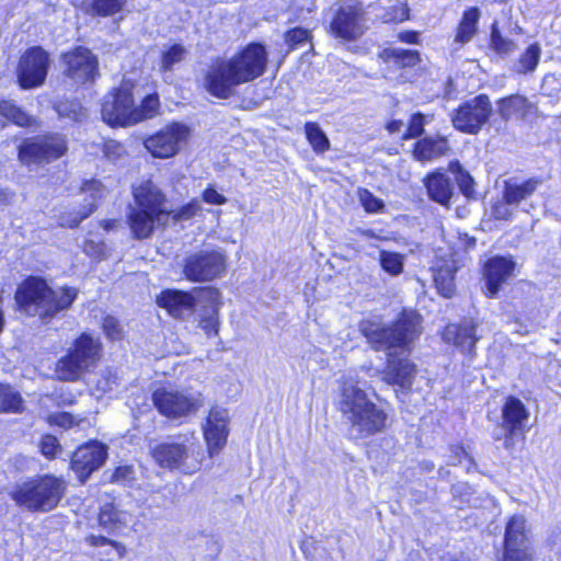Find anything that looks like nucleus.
<instances>
[{"instance_id": "obj_38", "label": "nucleus", "mask_w": 561, "mask_h": 561, "mask_svg": "<svg viewBox=\"0 0 561 561\" xmlns=\"http://www.w3.org/2000/svg\"><path fill=\"white\" fill-rule=\"evenodd\" d=\"M490 47L499 55H508L517 48L514 41L502 35L499 21H494L491 25Z\"/></svg>"}, {"instance_id": "obj_6", "label": "nucleus", "mask_w": 561, "mask_h": 561, "mask_svg": "<svg viewBox=\"0 0 561 561\" xmlns=\"http://www.w3.org/2000/svg\"><path fill=\"white\" fill-rule=\"evenodd\" d=\"M66 481L54 474H42L16 482L9 491L10 497L20 507L31 512L46 513L65 495Z\"/></svg>"}, {"instance_id": "obj_33", "label": "nucleus", "mask_w": 561, "mask_h": 561, "mask_svg": "<svg viewBox=\"0 0 561 561\" xmlns=\"http://www.w3.org/2000/svg\"><path fill=\"white\" fill-rule=\"evenodd\" d=\"M221 551L218 539L210 535H199L192 548L193 561H216Z\"/></svg>"}, {"instance_id": "obj_64", "label": "nucleus", "mask_w": 561, "mask_h": 561, "mask_svg": "<svg viewBox=\"0 0 561 561\" xmlns=\"http://www.w3.org/2000/svg\"><path fill=\"white\" fill-rule=\"evenodd\" d=\"M516 435H510V432L505 431L504 447L512 449L514 446L513 439Z\"/></svg>"}, {"instance_id": "obj_35", "label": "nucleus", "mask_w": 561, "mask_h": 561, "mask_svg": "<svg viewBox=\"0 0 561 561\" xmlns=\"http://www.w3.org/2000/svg\"><path fill=\"white\" fill-rule=\"evenodd\" d=\"M0 116L7 118L20 127H27L34 124L35 118L24 112L12 101H0Z\"/></svg>"}, {"instance_id": "obj_12", "label": "nucleus", "mask_w": 561, "mask_h": 561, "mask_svg": "<svg viewBox=\"0 0 561 561\" xmlns=\"http://www.w3.org/2000/svg\"><path fill=\"white\" fill-rule=\"evenodd\" d=\"M492 112L490 98L486 94H479L459 105L451 115V123L461 133L477 135Z\"/></svg>"}, {"instance_id": "obj_63", "label": "nucleus", "mask_w": 561, "mask_h": 561, "mask_svg": "<svg viewBox=\"0 0 561 561\" xmlns=\"http://www.w3.org/2000/svg\"><path fill=\"white\" fill-rule=\"evenodd\" d=\"M507 32L510 34H522L523 33V28L520 27L518 22L517 21H512L511 15L508 16Z\"/></svg>"}, {"instance_id": "obj_52", "label": "nucleus", "mask_w": 561, "mask_h": 561, "mask_svg": "<svg viewBox=\"0 0 561 561\" xmlns=\"http://www.w3.org/2000/svg\"><path fill=\"white\" fill-rule=\"evenodd\" d=\"M39 449H41V453L46 458L53 459L61 450V447L58 443V439L55 436L45 435L41 439Z\"/></svg>"}, {"instance_id": "obj_17", "label": "nucleus", "mask_w": 561, "mask_h": 561, "mask_svg": "<svg viewBox=\"0 0 561 561\" xmlns=\"http://www.w3.org/2000/svg\"><path fill=\"white\" fill-rule=\"evenodd\" d=\"M65 65V75L75 83L84 84L93 81L98 76V59L85 47H77L61 57Z\"/></svg>"}, {"instance_id": "obj_44", "label": "nucleus", "mask_w": 561, "mask_h": 561, "mask_svg": "<svg viewBox=\"0 0 561 561\" xmlns=\"http://www.w3.org/2000/svg\"><path fill=\"white\" fill-rule=\"evenodd\" d=\"M170 217L176 222H183L193 219L202 213V204L199 201H192L176 210H169Z\"/></svg>"}, {"instance_id": "obj_28", "label": "nucleus", "mask_w": 561, "mask_h": 561, "mask_svg": "<svg viewBox=\"0 0 561 561\" xmlns=\"http://www.w3.org/2000/svg\"><path fill=\"white\" fill-rule=\"evenodd\" d=\"M541 184L542 181L538 178L527 180L511 178L504 181L503 199L507 204L518 205L531 197Z\"/></svg>"}, {"instance_id": "obj_11", "label": "nucleus", "mask_w": 561, "mask_h": 561, "mask_svg": "<svg viewBox=\"0 0 561 561\" xmlns=\"http://www.w3.org/2000/svg\"><path fill=\"white\" fill-rule=\"evenodd\" d=\"M67 151V142L62 135L53 134L30 138L19 148V159L25 165L45 164L62 157Z\"/></svg>"}, {"instance_id": "obj_50", "label": "nucleus", "mask_w": 561, "mask_h": 561, "mask_svg": "<svg viewBox=\"0 0 561 561\" xmlns=\"http://www.w3.org/2000/svg\"><path fill=\"white\" fill-rule=\"evenodd\" d=\"M541 91L548 96H554L561 92V75L548 73L542 78Z\"/></svg>"}, {"instance_id": "obj_32", "label": "nucleus", "mask_w": 561, "mask_h": 561, "mask_svg": "<svg viewBox=\"0 0 561 561\" xmlns=\"http://www.w3.org/2000/svg\"><path fill=\"white\" fill-rule=\"evenodd\" d=\"M427 194L431 199L446 206L453 194L454 186L451 180L442 172L430 174L424 181Z\"/></svg>"}, {"instance_id": "obj_26", "label": "nucleus", "mask_w": 561, "mask_h": 561, "mask_svg": "<svg viewBox=\"0 0 561 561\" xmlns=\"http://www.w3.org/2000/svg\"><path fill=\"white\" fill-rule=\"evenodd\" d=\"M514 262L503 256L491 257L484 265L486 289L490 297H494L503 283L512 275Z\"/></svg>"}, {"instance_id": "obj_57", "label": "nucleus", "mask_w": 561, "mask_h": 561, "mask_svg": "<svg viewBox=\"0 0 561 561\" xmlns=\"http://www.w3.org/2000/svg\"><path fill=\"white\" fill-rule=\"evenodd\" d=\"M103 331L106 336L111 340H117L122 335V330L117 319L111 316H106L103 319Z\"/></svg>"}, {"instance_id": "obj_25", "label": "nucleus", "mask_w": 561, "mask_h": 561, "mask_svg": "<svg viewBox=\"0 0 561 561\" xmlns=\"http://www.w3.org/2000/svg\"><path fill=\"white\" fill-rule=\"evenodd\" d=\"M497 113L504 121H525L537 113V105L522 94H512L496 102Z\"/></svg>"}, {"instance_id": "obj_61", "label": "nucleus", "mask_w": 561, "mask_h": 561, "mask_svg": "<svg viewBox=\"0 0 561 561\" xmlns=\"http://www.w3.org/2000/svg\"><path fill=\"white\" fill-rule=\"evenodd\" d=\"M451 451L455 454V456L448 461L449 465L455 466L461 461V457H466V451L461 447L454 446L451 447Z\"/></svg>"}, {"instance_id": "obj_56", "label": "nucleus", "mask_w": 561, "mask_h": 561, "mask_svg": "<svg viewBox=\"0 0 561 561\" xmlns=\"http://www.w3.org/2000/svg\"><path fill=\"white\" fill-rule=\"evenodd\" d=\"M48 422L51 425H57L65 428H70L73 425H78L79 422L75 420V416L68 412L54 413L48 416Z\"/></svg>"}, {"instance_id": "obj_58", "label": "nucleus", "mask_w": 561, "mask_h": 561, "mask_svg": "<svg viewBox=\"0 0 561 561\" xmlns=\"http://www.w3.org/2000/svg\"><path fill=\"white\" fill-rule=\"evenodd\" d=\"M512 204H507L504 199L502 202H497L492 207V215L495 219L499 220H508L513 217L514 211L510 207Z\"/></svg>"}, {"instance_id": "obj_46", "label": "nucleus", "mask_w": 561, "mask_h": 561, "mask_svg": "<svg viewBox=\"0 0 561 561\" xmlns=\"http://www.w3.org/2000/svg\"><path fill=\"white\" fill-rule=\"evenodd\" d=\"M159 107V99L156 94L147 95L140 106H135V116H139V122L153 117Z\"/></svg>"}, {"instance_id": "obj_53", "label": "nucleus", "mask_w": 561, "mask_h": 561, "mask_svg": "<svg viewBox=\"0 0 561 561\" xmlns=\"http://www.w3.org/2000/svg\"><path fill=\"white\" fill-rule=\"evenodd\" d=\"M118 385V377L110 369L102 371L100 378L96 381V388L102 392H108Z\"/></svg>"}, {"instance_id": "obj_39", "label": "nucleus", "mask_w": 561, "mask_h": 561, "mask_svg": "<svg viewBox=\"0 0 561 561\" xmlns=\"http://www.w3.org/2000/svg\"><path fill=\"white\" fill-rule=\"evenodd\" d=\"M386 60H394L402 67H412L420 61V55L416 50L402 48H387L381 55Z\"/></svg>"}, {"instance_id": "obj_19", "label": "nucleus", "mask_w": 561, "mask_h": 561, "mask_svg": "<svg viewBox=\"0 0 561 561\" xmlns=\"http://www.w3.org/2000/svg\"><path fill=\"white\" fill-rule=\"evenodd\" d=\"M504 543L503 561H531L523 516L515 515L510 519L505 530Z\"/></svg>"}, {"instance_id": "obj_16", "label": "nucleus", "mask_w": 561, "mask_h": 561, "mask_svg": "<svg viewBox=\"0 0 561 561\" xmlns=\"http://www.w3.org/2000/svg\"><path fill=\"white\" fill-rule=\"evenodd\" d=\"M49 67V56L42 47H32L21 57L18 80L22 89H33L44 83Z\"/></svg>"}, {"instance_id": "obj_10", "label": "nucleus", "mask_w": 561, "mask_h": 561, "mask_svg": "<svg viewBox=\"0 0 561 561\" xmlns=\"http://www.w3.org/2000/svg\"><path fill=\"white\" fill-rule=\"evenodd\" d=\"M329 32L336 38L352 42L365 32L366 12L360 2L350 0L331 8Z\"/></svg>"}, {"instance_id": "obj_29", "label": "nucleus", "mask_w": 561, "mask_h": 561, "mask_svg": "<svg viewBox=\"0 0 561 561\" xmlns=\"http://www.w3.org/2000/svg\"><path fill=\"white\" fill-rule=\"evenodd\" d=\"M432 270L437 291L443 297H451L455 293V273L457 271L455 261L453 259H437Z\"/></svg>"}, {"instance_id": "obj_9", "label": "nucleus", "mask_w": 561, "mask_h": 561, "mask_svg": "<svg viewBox=\"0 0 561 561\" xmlns=\"http://www.w3.org/2000/svg\"><path fill=\"white\" fill-rule=\"evenodd\" d=\"M152 402L169 419L194 415L205 404L204 394L193 388L161 387L153 391Z\"/></svg>"}, {"instance_id": "obj_36", "label": "nucleus", "mask_w": 561, "mask_h": 561, "mask_svg": "<svg viewBox=\"0 0 561 561\" xmlns=\"http://www.w3.org/2000/svg\"><path fill=\"white\" fill-rule=\"evenodd\" d=\"M22 411L21 394L9 385H0V413H21Z\"/></svg>"}, {"instance_id": "obj_60", "label": "nucleus", "mask_w": 561, "mask_h": 561, "mask_svg": "<svg viewBox=\"0 0 561 561\" xmlns=\"http://www.w3.org/2000/svg\"><path fill=\"white\" fill-rule=\"evenodd\" d=\"M399 39L403 43L415 44L417 42V33L412 31H404L399 33Z\"/></svg>"}, {"instance_id": "obj_24", "label": "nucleus", "mask_w": 561, "mask_h": 561, "mask_svg": "<svg viewBox=\"0 0 561 561\" xmlns=\"http://www.w3.org/2000/svg\"><path fill=\"white\" fill-rule=\"evenodd\" d=\"M219 290L213 287L198 289L199 302H205V309L201 314L199 325L205 333L216 335L219 331V309L221 307Z\"/></svg>"}, {"instance_id": "obj_14", "label": "nucleus", "mask_w": 561, "mask_h": 561, "mask_svg": "<svg viewBox=\"0 0 561 561\" xmlns=\"http://www.w3.org/2000/svg\"><path fill=\"white\" fill-rule=\"evenodd\" d=\"M227 257L217 250H201L184 260L183 273L192 282H209L226 270Z\"/></svg>"}, {"instance_id": "obj_3", "label": "nucleus", "mask_w": 561, "mask_h": 561, "mask_svg": "<svg viewBox=\"0 0 561 561\" xmlns=\"http://www.w3.org/2000/svg\"><path fill=\"white\" fill-rule=\"evenodd\" d=\"M336 407L348 422L354 439L370 437L386 428L387 413L369 399L363 383L353 376L342 379Z\"/></svg>"}, {"instance_id": "obj_22", "label": "nucleus", "mask_w": 561, "mask_h": 561, "mask_svg": "<svg viewBox=\"0 0 561 561\" xmlns=\"http://www.w3.org/2000/svg\"><path fill=\"white\" fill-rule=\"evenodd\" d=\"M477 322L473 320H463L460 323H449L443 332V340L453 344L462 353L471 354L479 341L477 335Z\"/></svg>"}, {"instance_id": "obj_48", "label": "nucleus", "mask_w": 561, "mask_h": 561, "mask_svg": "<svg viewBox=\"0 0 561 561\" xmlns=\"http://www.w3.org/2000/svg\"><path fill=\"white\" fill-rule=\"evenodd\" d=\"M358 197L360 204L368 213H378L382 210V208L385 207L382 201L377 198L373 193H370L366 188H362L358 191Z\"/></svg>"}, {"instance_id": "obj_55", "label": "nucleus", "mask_w": 561, "mask_h": 561, "mask_svg": "<svg viewBox=\"0 0 561 561\" xmlns=\"http://www.w3.org/2000/svg\"><path fill=\"white\" fill-rule=\"evenodd\" d=\"M135 479V469L130 465H123L115 469L112 481L116 483L126 484Z\"/></svg>"}, {"instance_id": "obj_7", "label": "nucleus", "mask_w": 561, "mask_h": 561, "mask_svg": "<svg viewBox=\"0 0 561 561\" xmlns=\"http://www.w3.org/2000/svg\"><path fill=\"white\" fill-rule=\"evenodd\" d=\"M154 462L168 470H179L185 474L196 472L202 465L204 455L202 447L192 434H183L157 444L151 449Z\"/></svg>"}, {"instance_id": "obj_13", "label": "nucleus", "mask_w": 561, "mask_h": 561, "mask_svg": "<svg viewBox=\"0 0 561 561\" xmlns=\"http://www.w3.org/2000/svg\"><path fill=\"white\" fill-rule=\"evenodd\" d=\"M190 136L187 125L173 122L145 139L144 146L154 158L168 159L179 153Z\"/></svg>"}, {"instance_id": "obj_31", "label": "nucleus", "mask_w": 561, "mask_h": 561, "mask_svg": "<svg viewBox=\"0 0 561 561\" xmlns=\"http://www.w3.org/2000/svg\"><path fill=\"white\" fill-rule=\"evenodd\" d=\"M449 150L446 137H424L415 144L413 156L419 161H431L445 156Z\"/></svg>"}, {"instance_id": "obj_59", "label": "nucleus", "mask_w": 561, "mask_h": 561, "mask_svg": "<svg viewBox=\"0 0 561 561\" xmlns=\"http://www.w3.org/2000/svg\"><path fill=\"white\" fill-rule=\"evenodd\" d=\"M203 199L211 205H222L227 202L224 195L219 194L216 190L211 187L204 191Z\"/></svg>"}, {"instance_id": "obj_47", "label": "nucleus", "mask_w": 561, "mask_h": 561, "mask_svg": "<svg viewBox=\"0 0 561 561\" xmlns=\"http://www.w3.org/2000/svg\"><path fill=\"white\" fill-rule=\"evenodd\" d=\"M186 50L180 44L172 45L167 51L162 55L161 68L163 70H171L172 67L185 58Z\"/></svg>"}, {"instance_id": "obj_4", "label": "nucleus", "mask_w": 561, "mask_h": 561, "mask_svg": "<svg viewBox=\"0 0 561 561\" xmlns=\"http://www.w3.org/2000/svg\"><path fill=\"white\" fill-rule=\"evenodd\" d=\"M78 297V289L64 286L53 289L38 276H28L16 288L14 298L19 310L49 323L58 313L68 310Z\"/></svg>"}, {"instance_id": "obj_15", "label": "nucleus", "mask_w": 561, "mask_h": 561, "mask_svg": "<svg viewBox=\"0 0 561 561\" xmlns=\"http://www.w3.org/2000/svg\"><path fill=\"white\" fill-rule=\"evenodd\" d=\"M135 103L131 88L123 84L115 92L107 94L102 103V118L111 126H130L139 123L134 115Z\"/></svg>"}, {"instance_id": "obj_20", "label": "nucleus", "mask_w": 561, "mask_h": 561, "mask_svg": "<svg viewBox=\"0 0 561 561\" xmlns=\"http://www.w3.org/2000/svg\"><path fill=\"white\" fill-rule=\"evenodd\" d=\"M228 412L220 408H211L204 426V437L209 456L218 454L226 445L228 436Z\"/></svg>"}, {"instance_id": "obj_49", "label": "nucleus", "mask_w": 561, "mask_h": 561, "mask_svg": "<svg viewBox=\"0 0 561 561\" xmlns=\"http://www.w3.org/2000/svg\"><path fill=\"white\" fill-rule=\"evenodd\" d=\"M425 116L421 113H415L411 116L407 131L403 134L402 139L408 140L420 137L424 131Z\"/></svg>"}, {"instance_id": "obj_1", "label": "nucleus", "mask_w": 561, "mask_h": 561, "mask_svg": "<svg viewBox=\"0 0 561 561\" xmlns=\"http://www.w3.org/2000/svg\"><path fill=\"white\" fill-rule=\"evenodd\" d=\"M360 330L373 348L387 352V366L382 373V379L403 390L410 389L416 367L408 358H397L396 354L398 350L407 351L420 335V316L414 311H402L391 325L385 327L365 321L360 324Z\"/></svg>"}, {"instance_id": "obj_54", "label": "nucleus", "mask_w": 561, "mask_h": 561, "mask_svg": "<svg viewBox=\"0 0 561 561\" xmlns=\"http://www.w3.org/2000/svg\"><path fill=\"white\" fill-rule=\"evenodd\" d=\"M88 542L90 543V546H93V547L111 545L113 548H115V550L117 551V553L121 558L124 557L126 553V547L123 543L117 542L115 540H111L104 536L91 535L88 538Z\"/></svg>"}, {"instance_id": "obj_37", "label": "nucleus", "mask_w": 561, "mask_h": 561, "mask_svg": "<svg viewBox=\"0 0 561 561\" xmlns=\"http://www.w3.org/2000/svg\"><path fill=\"white\" fill-rule=\"evenodd\" d=\"M541 55L540 46L535 43L527 47L524 54L514 62V70L517 73H528L535 71Z\"/></svg>"}, {"instance_id": "obj_34", "label": "nucleus", "mask_w": 561, "mask_h": 561, "mask_svg": "<svg viewBox=\"0 0 561 561\" xmlns=\"http://www.w3.org/2000/svg\"><path fill=\"white\" fill-rule=\"evenodd\" d=\"M479 19L480 10L477 7L466 10L458 25L455 41L460 44L471 41L477 33Z\"/></svg>"}, {"instance_id": "obj_30", "label": "nucleus", "mask_w": 561, "mask_h": 561, "mask_svg": "<svg viewBox=\"0 0 561 561\" xmlns=\"http://www.w3.org/2000/svg\"><path fill=\"white\" fill-rule=\"evenodd\" d=\"M99 522L108 531H117L129 526L134 522V515L115 503H107L100 510Z\"/></svg>"}, {"instance_id": "obj_8", "label": "nucleus", "mask_w": 561, "mask_h": 561, "mask_svg": "<svg viewBox=\"0 0 561 561\" xmlns=\"http://www.w3.org/2000/svg\"><path fill=\"white\" fill-rule=\"evenodd\" d=\"M101 343L89 333H82L68 353L58 359L55 374L59 380L77 381L99 360Z\"/></svg>"}, {"instance_id": "obj_23", "label": "nucleus", "mask_w": 561, "mask_h": 561, "mask_svg": "<svg viewBox=\"0 0 561 561\" xmlns=\"http://www.w3.org/2000/svg\"><path fill=\"white\" fill-rule=\"evenodd\" d=\"M104 192L105 188L101 182L96 180L85 181L81 186V193L84 195L85 204L82 206V209L73 216L72 214L62 215L60 217V225L70 228L77 227L83 219L93 213L96 208V202L103 197Z\"/></svg>"}, {"instance_id": "obj_62", "label": "nucleus", "mask_w": 561, "mask_h": 561, "mask_svg": "<svg viewBox=\"0 0 561 561\" xmlns=\"http://www.w3.org/2000/svg\"><path fill=\"white\" fill-rule=\"evenodd\" d=\"M403 127V122L400 119H393L389 122L386 126L387 130L390 134L399 133Z\"/></svg>"}, {"instance_id": "obj_43", "label": "nucleus", "mask_w": 561, "mask_h": 561, "mask_svg": "<svg viewBox=\"0 0 561 561\" xmlns=\"http://www.w3.org/2000/svg\"><path fill=\"white\" fill-rule=\"evenodd\" d=\"M449 170L455 174V180L461 193L468 198L472 197L474 194L472 176L457 161L449 164Z\"/></svg>"}, {"instance_id": "obj_41", "label": "nucleus", "mask_w": 561, "mask_h": 561, "mask_svg": "<svg viewBox=\"0 0 561 561\" xmlns=\"http://www.w3.org/2000/svg\"><path fill=\"white\" fill-rule=\"evenodd\" d=\"M127 0H93L88 12L92 15L110 16L123 10Z\"/></svg>"}, {"instance_id": "obj_40", "label": "nucleus", "mask_w": 561, "mask_h": 561, "mask_svg": "<svg viewBox=\"0 0 561 561\" xmlns=\"http://www.w3.org/2000/svg\"><path fill=\"white\" fill-rule=\"evenodd\" d=\"M379 261L382 270L391 276H398L403 272L404 259L403 254L382 250L379 254Z\"/></svg>"}, {"instance_id": "obj_27", "label": "nucleus", "mask_w": 561, "mask_h": 561, "mask_svg": "<svg viewBox=\"0 0 561 561\" xmlns=\"http://www.w3.org/2000/svg\"><path fill=\"white\" fill-rule=\"evenodd\" d=\"M529 413L525 404L515 397H508L502 409V426L510 435H523Z\"/></svg>"}, {"instance_id": "obj_45", "label": "nucleus", "mask_w": 561, "mask_h": 561, "mask_svg": "<svg viewBox=\"0 0 561 561\" xmlns=\"http://www.w3.org/2000/svg\"><path fill=\"white\" fill-rule=\"evenodd\" d=\"M59 116L70 118L75 122H81L85 117V112L80 103L76 101L60 102L56 106Z\"/></svg>"}, {"instance_id": "obj_5", "label": "nucleus", "mask_w": 561, "mask_h": 561, "mask_svg": "<svg viewBox=\"0 0 561 561\" xmlns=\"http://www.w3.org/2000/svg\"><path fill=\"white\" fill-rule=\"evenodd\" d=\"M135 206L130 208L128 222L136 239L149 238L157 226H163L170 218L167 196L151 180L133 187Z\"/></svg>"}, {"instance_id": "obj_42", "label": "nucleus", "mask_w": 561, "mask_h": 561, "mask_svg": "<svg viewBox=\"0 0 561 561\" xmlns=\"http://www.w3.org/2000/svg\"><path fill=\"white\" fill-rule=\"evenodd\" d=\"M305 131L314 151L324 152L329 149V139L317 123H307L305 125Z\"/></svg>"}, {"instance_id": "obj_2", "label": "nucleus", "mask_w": 561, "mask_h": 561, "mask_svg": "<svg viewBox=\"0 0 561 561\" xmlns=\"http://www.w3.org/2000/svg\"><path fill=\"white\" fill-rule=\"evenodd\" d=\"M266 62L265 47L251 43L229 58H216L205 76V88L218 99H228L233 95L236 87L261 77Z\"/></svg>"}, {"instance_id": "obj_51", "label": "nucleus", "mask_w": 561, "mask_h": 561, "mask_svg": "<svg viewBox=\"0 0 561 561\" xmlns=\"http://www.w3.org/2000/svg\"><path fill=\"white\" fill-rule=\"evenodd\" d=\"M309 39V31L302 27H295L285 34V41L290 49H295L297 46L308 42Z\"/></svg>"}, {"instance_id": "obj_18", "label": "nucleus", "mask_w": 561, "mask_h": 561, "mask_svg": "<svg viewBox=\"0 0 561 561\" xmlns=\"http://www.w3.org/2000/svg\"><path fill=\"white\" fill-rule=\"evenodd\" d=\"M107 458V446L100 442H90L77 448L71 458V468L83 483Z\"/></svg>"}, {"instance_id": "obj_21", "label": "nucleus", "mask_w": 561, "mask_h": 561, "mask_svg": "<svg viewBox=\"0 0 561 561\" xmlns=\"http://www.w3.org/2000/svg\"><path fill=\"white\" fill-rule=\"evenodd\" d=\"M193 293L182 291L176 289H167L161 293L157 301L160 307L168 310L174 317L184 319L194 312L198 299V289Z\"/></svg>"}]
</instances>
